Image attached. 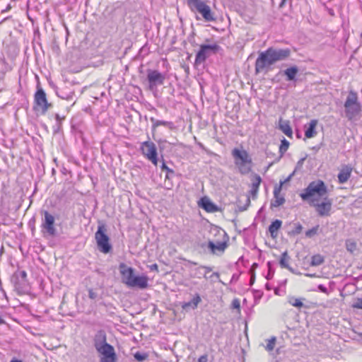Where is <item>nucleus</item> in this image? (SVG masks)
<instances>
[{
  "label": "nucleus",
  "instance_id": "obj_12",
  "mask_svg": "<svg viewBox=\"0 0 362 362\" xmlns=\"http://www.w3.org/2000/svg\"><path fill=\"white\" fill-rule=\"evenodd\" d=\"M219 48L220 47L216 43L212 45H202L196 54L195 63L197 64L203 63L211 54L216 53Z\"/></svg>",
  "mask_w": 362,
  "mask_h": 362
},
{
  "label": "nucleus",
  "instance_id": "obj_25",
  "mask_svg": "<svg viewBox=\"0 0 362 362\" xmlns=\"http://www.w3.org/2000/svg\"><path fill=\"white\" fill-rule=\"evenodd\" d=\"M289 260H290V257L288 256V252L286 251H285L284 252H283L281 254V258L279 260V264H280L281 267L287 269L292 273H294L293 268H291L288 264Z\"/></svg>",
  "mask_w": 362,
  "mask_h": 362
},
{
  "label": "nucleus",
  "instance_id": "obj_57",
  "mask_svg": "<svg viewBox=\"0 0 362 362\" xmlns=\"http://www.w3.org/2000/svg\"><path fill=\"white\" fill-rule=\"evenodd\" d=\"M245 209H246V207H244V208L241 209V211H244Z\"/></svg>",
  "mask_w": 362,
  "mask_h": 362
},
{
  "label": "nucleus",
  "instance_id": "obj_27",
  "mask_svg": "<svg viewBox=\"0 0 362 362\" xmlns=\"http://www.w3.org/2000/svg\"><path fill=\"white\" fill-rule=\"evenodd\" d=\"M150 120L152 122V127H153V129H156L158 126H161V125L167 127H168L170 129H173V123L172 122L158 120V119H155L153 117H151L150 119Z\"/></svg>",
  "mask_w": 362,
  "mask_h": 362
},
{
  "label": "nucleus",
  "instance_id": "obj_16",
  "mask_svg": "<svg viewBox=\"0 0 362 362\" xmlns=\"http://www.w3.org/2000/svg\"><path fill=\"white\" fill-rule=\"evenodd\" d=\"M35 102L39 106L43 112H45L50 105L48 103L46 94L42 88H38L35 94Z\"/></svg>",
  "mask_w": 362,
  "mask_h": 362
},
{
  "label": "nucleus",
  "instance_id": "obj_31",
  "mask_svg": "<svg viewBox=\"0 0 362 362\" xmlns=\"http://www.w3.org/2000/svg\"><path fill=\"white\" fill-rule=\"evenodd\" d=\"M289 146V142L284 138L281 141V145L279 146V153L280 156H283V155L286 153V151L288 150Z\"/></svg>",
  "mask_w": 362,
  "mask_h": 362
},
{
  "label": "nucleus",
  "instance_id": "obj_59",
  "mask_svg": "<svg viewBox=\"0 0 362 362\" xmlns=\"http://www.w3.org/2000/svg\"><path fill=\"white\" fill-rule=\"evenodd\" d=\"M360 337H361V339H362V333H361V334H360Z\"/></svg>",
  "mask_w": 362,
  "mask_h": 362
},
{
  "label": "nucleus",
  "instance_id": "obj_15",
  "mask_svg": "<svg viewBox=\"0 0 362 362\" xmlns=\"http://www.w3.org/2000/svg\"><path fill=\"white\" fill-rule=\"evenodd\" d=\"M147 79L149 83V87L153 89L158 85H162L164 83L165 76L157 70L148 69Z\"/></svg>",
  "mask_w": 362,
  "mask_h": 362
},
{
  "label": "nucleus",
  "instance_id": "obj_24",
  "mask_svg": "<svg viewBox=\"0 0 362 362\" xmlns=\"http://www.w3.org/2000/svg\"><path fill=\"white\" fill-rule=\"evenodd\" d=\"M201 302V298L199 294H196V296L189 302L184 303L182 305V308L184 310H187L189 308L195 309L197 308L198 304Z\"/></svg>",
  "mask_w": 362,
  "mask_h": 362
},
{
  "label": "nucleus",
  "instance_id": "obj_29",
  "mask_svg": "<svg viewBox=\"0 0 362 362\" xmlns=\"http://www.w3.org/2000/svg\"><path fill=\"white\" fill-rule=\"evenodd\" d=\"M324 257L321 255H315L311 257V266H319L324 262Z\"/></svg>",
  "mask_w": 362,
  "mask_h": 362
},
{
  "label": "nucleus",
  "instance_id": "obj_19",
  "mask_svg": "<svg viewBox=\"0 0 362 362\" xmlns=\"http://www.w3.org/2000/svg\"><path fill=\"white\" fill-rule=\"evenodd\" d=\"M352 172V168L349 165H345L343 167L338 174V180L339 182L341 184H344L348 181L349 177H351V174Z\"/></svg>",
  "mask_w": 362,
  "mask_h": 362
},
{
  "label": "nucleus",
  "instance_id": "obj_44",
  "mask_svg": "<svg viewBox=\"0 0 362 362\" xmlns=\"http://www.w3.org/2000/svg\"><path fill=\"white\" fill-rule=\"evenodd\" d=\"M219 273L218 272H214L211 276H210V278L212 279L214 277L216 278V279H219Z\"/></svg>",
  "mask_w": 362,
  "mask_h": 362
},
{
  "label": "nucleus",
  "instance_id": "obj_14",
  "mask_svg": "<svg viewBox=\"0 0 362 362\" xmlns=\"http://www.w3.org/2000/svg\"><path fill=\"white\" fill-rule=\"evenodd\" d=\"M12 281L18 293L24 292L28 285L26 272L23 270L16 272L12 277Z\"/></svg>",
  "mask_w": 362,
  "mask_h": 362
},
{
  "label": "nucleus",
  "instance_id": "obj_4",
  "mask_svg": "<svg viewBox=\"0 0 362 362\" xmlns=\"http://www.w3.org/2000/svg\"><path fill=\"white\" fill-rule=\"evenodd\" d=\"M327 194L328 189L325 183L321 180H317L310 182L300 194V197L310 204V200L322 199L327 196Z\"/></svg>",
  "mask_w": 362,
  "mask_h": 362
},
{
  "label": "nucleus",
  "instance_id": "obj_58",
  "mask_svg": "<svg viewBox=\"0 0 362 362\" xmlns=\"http://www.w3.org/2000/svg\"><path fill=\"white\" fill-rule=\"evenodd\" d=\"M307 276H313V275H312V274H307Z\"/></svg>",
  "mask_w": 362,
  "mask_h": 362
},
{
  "label": "nucleus",
  "instance_id": "obj_40",
  "mask_svg": "<svg viewBox=\"0 0 362 362\" xmlns=\"http://www.w3.org/2000/svg\"><path fill=\"white\" fill-rule=\"evenodd\" d=\"M232 307L233 308H235V309H240V301L238 299H234L233 301H232Z\"/></svg>",
  "mask_w": 362,
  "mask_h": 362
},
{
  "label": "nucleus",
  "instance_id": "obj_11",
  "mask_svg": "<svg viewBox=\"0 0 362 362\" xmlns=\"http://www.w3.org/2000/svg\"><path fill=\"white\" fill-rule=\"evenodd\" d=\"M142 154L154 165H158V152L156 144L150 141H144L140 147Z\"/></svg>",
  "mask_w": 362,
  "mask_h": 362
},
{
  "label": "nucleus",
  "instance_id": "obj_1",
  "mask_svg": "<svg viewBox=\"0 0 362 362\" xmlns=\"http://www.w3.org/2000/svg\"><path fill=\"white\" fill-rule=\"evenodd\" d=\"M291 55L289 48H276L270 47L261 52L255 61V74L267 73L272 65L276 62L287 60Z\"/></svg>",
  "mask_w": 362,
  "mask_h": 362
},
{
  "label": "nucleus",
  "instance_id": "obj_8",
  "mask_svg": "<svg viewBox=\"0 0 362 362\" xmlns=\"http://www.w3.org/2000/svg\"><path fill=\"white\" fill-rule=\"evenodd\" d=\"M346 117L353 119L361 112V104L358 102L357 93L351 90L344 103Z\"/></svg>",
  "mask_w": 362,
  "mask_h": 362
},
{
  "label": "nucleus",
  "instance_id": "obj_50",
  "mask_svg": "<svg viewBox=\"0 0 362 362\" xmlns=\"http://www.w3.org/2000/svg\"><path fill=\"white\" fill-rule=\"evenodd\" d=\"M10 362H23L21 360L13 358Z\"/></svg>",
  "mask_w": 362,
  "mask_h": 362
},
{
  "label": "nucleus",
  "instance_id": "obj_35",
  "mask_svg": "<svg viewBox=\"0 0 362 362\" xmlns=\"http://www.w3.org/2000/svg\"><path fill=\"white\" fill-rule=\"evenodd\" d=\"M202 269H204V271H205L204 273V277H205V278H207L206 274L212 271V268L211 267H207V266H200L199 267L197 268V270L198 272H200V270H202Z\"/></svg>",
  "mask_w": 362,
  "mask_h": 362
},
{
  "label": "nucleus",
  "instance_id": "obj_47",
  "mask_svg": "<svg viewBox=\"0 0 362 362\" xmlns=\"http://www.w3.org/2000/svg\"><path fill=\"white\" fill-rule=\"evenodd\" d=\"M293 175V173H292L291 175H289V176H288V177H287V178H286V179L283 182V185H284L285 182H286L289 181V180H290V179L291 178V177H292V175ZM281 182H282V181H281V182H280V183H281Z\"/></svg>",
  "mask_w": 362,
  "mask_h": 362
},
{
  "label": "nucleus",
  "instance_id": "obj_32",
  "mask_svg": "<svg viewBox=\"0 0 362 362\" xmlns=\"http://www.w3.org/2000/svg\"><path fill=\"white\" fill-rule=\"evenodd\" d=\"M276 337H272L271 339L267 340V344L265 347L266 350L268 351H271L274 349L275 344H276Z\"/></svg>",
  "mask_w": 362,
  "mask_h": 362
},
{
  "label": "nucleus",
  "instance_id": "obj_34",
  "mask_svg": "<svg viewBox=\"0 0 362 362\" xmlns=\"http://www.w3.org/2000/svg\"><path fill=\"white\" fill-rule=\"evenodd\" d=\"M319 226L317 225L316 226L312 228L310 230H308L305 232V236L307 238H313L314 235L317 234L318 230H319Z\"/></svg>",
  "mask_w": 362,
  "mask_h": 362
},
{
  "label": "nucleus",
  "instance_id": "obj_41",
  "mask_svg": "<svg viewBox=\"0 0 362 362\" xmlns=\"http://www.w3.org/2000/svg\"><path fill=\"white\" fill-rule=\"evenodd\" d=\"M149 268L151 271H156L158 272V267L157 265V264H151V266H149Z\"/></svg>",
  "mask_w": 362,
  "mask_h": 362
},
{
  "label": "nucleus",
  "instance_id": "obj_5",
  "mask_svg": "<svg viewBox=\"0 0 362 362\" xmlns=\"http://www.w3.org/2000/svg\"><path fill=\"white\" fill-rule=\"evenodd\" d=\"M189 10L194 13L201 15L202 19L207 23L217 21V15L212 11L210 6L202 0H185Z\"/></svg>",
  "mask_w": 362,
  "mask_h": 362
},
{
  "label": "nucleus",
  "instance_id": "obj_37",
  "mask_svg": "<svg viewBox=\"0 0 362 362\" xmlns=\"http://www.w3.org/2000/svg\"><path fill=\"white\" fill-rule=\"evenodd\" d=\"M303 230V226L300 223H295V229L292 231V234L297 235L301 233Z\"/></svg>",
  "mask_w": 362,
  "mask_h": 362
},
{
  "label": "nucleus",
  "instance_id": "obj_49",
  "mask_svg": "<svg viewBox=\"0 0 362 362\" xmlns=\"http://www.w3.org/2000/svg\"><path fill=\"white\" fill-rule=\"evenodd\" d=\"M55 118L58 122H59L62 119L59 114L55 115Z\"/></svg>",
  "mask_w": 362,
  "mask_h": 362
},
{
  "label": "nucleus",
  "instance_id": "obj_39",
  "mask_svg": "<svg viewBox=\"0 0 362 362\" xmlns=\"http://www.w3.org/2000/svg\"><path fill=\"white\" fill-rule=\"evenodd\" d=\"M88 297L92 300H95L98 297V293L93 289L90 288L88 289Z\"/></svg>",
  "mask_w": 362,
  "mask_h": 362
},
{
  "label": "nucleus",
  "instance_id": "obj_51",
  "mask_svg": "<svg viewBox=\"0 0 362 362\" xmlns=\"http://www.w3.org/2000/svg\"><path fill=\"white\" fill-rule=\"evenodd\" d=\"M265 286H266V288H267L268 291H270V290H271V287L269 286V284H267Z\"/></svg>",
  "mask_w": 362,
  "mask_h": 362
},
{
  "label": "nucleus",
  "instance_id": "obj_54",
  "mask_svg": "<svg viewBox=\"0 0 362 362\" xmlns=\"http://www.w3.org/2000/svg\"><path fill=\"white\" fill-rule=\"evenodd\" d=\"M254 281H255V276H253L251 277V280H250L251 284H253Z\"/></svg>",
  "mask_w": 362,
  "mask_h": 362
},
{
  "label": "nucleus",
  "instance_id": "obj_45",
  "mask_svg": "<svg viewBox=\"0 0 362 362\" xmlns=\"http://www.w3.org/2000/svg\"><path fill=\"white\" fill-rule=\"evenodd\" d=\"M305 160V158H303L300 159L297 163L298 166H301L303 164Z\"/></svg>",
  "mask_w": 362,
  "mask_h": 362
},
{
  "label": "nucleus",
  "instance_id": "obj_3",
  "mask_svg": "<svg viewBox=\"0 0 362 362\" xmlns=\"http://www.w3.org/2000/svg\"><path fill=\"white\" fill-rule=\"evenodd\" d=\"M119 269L122 276V282L128 287L139 288L141 289H145L148 287V279L146 276H135L134 269L132 267L127 266L124 263L119 264Z\"/></svg>",
  "mask_w": 362,
  "mask_h": 362
},
{
  "label": "nucleus",
  "instance_id": "obj_22",
  "mask_svg": "<svg viewBox=\"0 0 362 362\" xmlns=\"http://www.w3.org/2000/svg\"><path fill=\"white\" fill-rule=\"evenodd\" d=\"M281 225L282 221L279 219H276L272 222L269 226V232L272 238H275L278 236V230L281 228Z\"/></svg>",
  "mask_w": 362,
  "mask_h": 362
},
{
  "label": "nucleus",
  "instance_id": "obj_36",
  "mask_svg": "<svg viewBox=\"0 0 362 362\" xmlns=\"http://www.w3.org/2000/svg\"><path fill=\"white\" fill-rule=\"evenodd\" d=\"M161 169H162V170H165V171H166V173H167L166 178H168V175H169V174H174V171H173V170H172V169L169 168L165 165V162H164V161L163 162V164H162V165H161Z\"/></svg>",
  "mask_w": 362,
  "mask_h": 362
},
{
  "label": "nucleus",
  "instance_id": "obj_17",
  "mask_svg": "<svg viewBox=\"0 0 362 362\" xmlns=\"http://www.w3.org/2000/svg\"><path fill=\"white\" fill-rule=\"evenodd\" d=\"M283 182H281L279 186H276L274 190V199L271 202V207H278L283 205L285 202L284 197L280 196V192L282 188Z\"/></svg>",
  "mask_w": 362,
  "mask_h": 362
},
{
  "label": "nucleus",
  "instance_id": "obj_18",
  "mask_svg": "<svg viewBox=\"0 0 362 362\" xmlns=\"http://www.w3.org/2000/svg\"><path fill=\"white\" fill-rule=\"evenodd\" d=\"M200 206L207 212H216L218 211V206L214 204L209 198L204 197L200 200Z\"/></svg>",
  "mask_w": 362,
  "mask_h": 362
},
{
  "label": "nucleus",
  "instance_id": "obj_9",
  "mask_svg": "<svg viewBox=\"0 0 362 362\" xmlns=\"http://www.w3.org/2000/svg\"><path fill=\"white\" fill-rule=\"evenodd\" d=\"M106 227L104 224H100L95 234L97 245L99 250L105 254L110 252L112 245L109 243L110 238L106 234Z\"/></svg>",
  "mask_w": 362,
  "mask_h": 362
},
{
  "label": "nucleus",
  "instance_id": "obj_43",
  "mask_svg": "<svg viewBox=\"0 0 362 362\" xmlns=\"http://www.w3.org/2000/svg\"><path fill=\"white\" fill-rule=\"evenodd\" d=\"M198 362H207L206 356H202L201 357H199Z\"/></svg>",
  "mask_w": 362,
  "mask_h": 362
},
{
  "label": "nucleus",
  "instance_id": "obj_28",
  "mask_svg": "<svg viewBox=\"0 0 362 362\" xmlns=\"http://www.w3.org/2000/svg\"><path fill=\"white\" fill-rule=\"evenodd\" d=\"M345 245H346V248L347 251H349V252H351L352 254H354L357 250L356 243L354 240H351V239L346 240Z\"/></svg>",
  "mask_w": 362,
  "mask_h": 362
},
{
  "label": "nucleus",
  "instance_id": "obj_10",
  "mask_svg": "<svg viewBox=\"0 0 362 362\" xmlns=\"http://www.w3.org/2000/svg\"><path fill=\"white\" fill-rule=\"evenodd\" d=\"M322 202L319 203V199L310 200V206L315 207V211L320 216H328L332 206V200L327 196L322 198Z\"/></svg>",
  "mask_w": 362,
  "mask_h": 362
},
{
  "label": "nucleus",
  "instance_id": "obj_2",
  "mask_svg": "<svg viewBox=\"0 0 362 362\" xmlns=\"http://www.w3.org/2000/svg\"><path fill=\"white\" fill-rule=\"evenodd\" d=\"M93 346L101 355L100 362H115L117 355L114 347L107 342V336L104 330H98L94 335Z\"/></svg>",
  "mask_w": 362,
  "mask_h": 362
},
{
  "label": "nucleus",
  "instance_id": "obj_23",
  "mask_svg": "<svg viewBox=\"0 0 362 362\" xmlns=\"http://www.w3.org/2000/svg\"><path fill=\"white\" fill-rule=\"evenodd\" d=\"M279 129L288 137H292L293 131L288 121L281 119L279 121Z\"/></svg>",
  "mask_w": 362,
  "mask_h": 362
},
{
  "label": "nucleus",
  "instance_id": "obj_13",
  "mask_svg": "<svg viewBox=\"0 0 362 362\" xmlns=\"http://www.w3.org/2000/svg\"><path fill=\"white\" fill-rule=\"evenodd\" d=\"M43 214L44 218L42 219L41 224L42 231L50 236H54L57 232L54 226V217L47 211H45Z\"/></svg>",
  "mask_w": 362,
  "mask_h": 362
},
{
  "label": "nucleus",
  "instance_id": "obj_52",
  "mask_svg": "<svg viewBox=\"0 0 362 362\" xmlns=\"http://www.w3.org/2000/svg\"><path fill=\"white\" fill-rule=\"evenodd\" d=\"M286 1L287 0H282L280 6H282L286 3Z\"/></svg>",
  "mask_w": 362,
  "mask_h": 362
},
{
  "label": "nucleus",
  "instance_id": "obj_26",
  "mask_svg": "<svg viewBox=\"0 0 362 362\" xmlns=\"http://www.w3.org/2000/svg\"><path fill=\"white\" fill-rule=\"evenodd\" d=\"M261 182V177L258 175H256L255 176V180L252 181L250 189V194L253 197H256Z\"/></svg>",
  "mask_w": 362,
  "mask_h": 362
},
{
  "label": "nucleus",
  "instance_id": "obj_7",
  "mask_svg": "<svg viewBox=\"0 0 362 362\" xmlns=\"http://www.w3.org/2000/svg\"><path fill=\"white\" fill-rule=\"evenodd\" d=\"M211 233L214 232L216 235H219L223 238V240L221 241H213L209 240L207 243L206 247L210 252L211 254L216 255H222L226 249L228 247L227 242L228 240V237L226 233L221 228L218 227H214L211 228Z\"/></svg>",
  "mask_w": 362,
  "mask_h": 362
},
{
  "label": "nucleus",
  "instance_id": "obj_55",
  "mask_svg": "<svg viewBox=\"0 0 362 362\" xmlns=\"http://www.w3.org/2000/svg\"><path fill=\"white\" fill-rule=\"evenodd\" d=\"M247 204H250V199H249V198H247Z\"/></svg>",
  "mask_w": 362,
  "mask_h": 362
},
{
  "label": "nucleus",
  "instance_id": "obj_53",
  "mask_svg": "<svg viewBox=\"0 0 362 362\" xmlns=\"http://www.w3.org/2000/svg\"><path fill=\"white\" fill-rule=\"evenodd\" d=\"M4 323V320L0 317V325H2Z\"/></svg>",
  "mask_w": 362,
  "mask_h": 362
},
{
  "label": "nucleus",
  "instance_id": "obj_46",
  "mask_svg": "<svg viewBox=\"0 0 362 362\" xmlns=\"http://www.w3.org/2000/svg\"><path fill=\"white\" fill-rule=\"evenodd\" d=\"M196 271V276L198 277V278H200L201 276H204V273L202 272V270H200V272H198L197 269L195 270Z\"/></svg>",
  "mask_w": 362,
  "mask_h": 362
},
{
  "label": "nucleus",
  "instance_id": "obj_21",
  "mask_svg": "<svg viewBox=\"0 0 362 362\" xmlns=\"http://www.w3.org/2000/svg\"><path fill=\"white\" fill-rule=\"evenodd\" d=\"M298 73V68L296 66H292L284 71V75L286 76V80L287 81H295Z\"/></svg>",
  "mask_w": 362,
  "mask_h": 362
},
{
  "label": "nucleus",
  "instance_id": "obj_33",
  "mask_svg": "<svg viewBox=\"0 0 362 362\" xmlns=\"http://www.w3.org/2000/svg\"><path fill=\"white\" fill-rule=\"evenodd\" d=\"M134 356L137 361L142 362L148 358V354L146 353L137 351L134 354Z\"/></svg>",
  "mask_w": 362,
  "mask_h": 362
},
{
  "label": "nucleus",
  "instance_id": "obj_20",
  "mask_svg": "<svg viewBox=\"0 0 362 362\" xmlns=\"http://www.w3.org/2000/svg\"><path fill=\"white\" fill-rule=\"evenodd\" d=\"M317 124V119H312L309 124L308 126L305 125V136L306 138H313L317 134V132L315 130L316 126Z\"/></svg>",
  "mask_w": 362,
  "mask_h": 362
},
{
  "label": "nucleus",
  "instance_id": "obj_56",
  "mask_svg": "<svg viewBox=\"0 0 362 362\" xmlns=\"http://www.w3.org/2000/svg\"><path fill=\"white\" fill-rule=\"evenodd\" d=\"M191 264H194V265H196L197 264V262H189Z\"/></svg>",
  "mask_w": 362,
  "mask_h": 362
},
{
  "label": "nucleus",
  "instance_id": "obj_30",
  "mask_svg": "<svg viewBox=\"0 0 362 362\" xmlns=\"http://www.w3.org/2000/svg\"><path fill=\"white\" fill-rule=\"evenodd\" d=\"M288 302L293 306L300 308L303 306V303H302L300 298H296L293 296H291L288 298Z\"/></svg>",
  "mask_w": 362,
  "mask_h": 362
},
{
  "label": "nucleus",
  "instance_id": "obj_38",
  "mask_svg": "<svg viewBox=\"0 0 362 362\" xmlns=\"http://www.w3.org/2000/svg\"><path fill=\"white\" fill-rule=\"evenodd\" d=\"M354 308L362 310V298H357L356 302L352 305Z\"/></svg>",
  "mask_w": 362,
  "mask_h": 362
},
{
  "label": "nucleus",
  "instance_id": "obj_42",
  "mask_svg": "<svg viewBox=\"0 0 362 362\" xmlns=\"http://www.w3.org/2000/svg\"><path fill=\"white\" fill-rule=\"evenodd\" d=\"M318 288L320 291H321L323 293H326L327 292V288L325 286H324L323 285H321V284L319 285Z\"/></svg>",
  "mask_w": 362,
  "mask_h": 362
},
{
  "label": "nucleus",
  "instance_id": "obj_6",
  "mask_svg": "<svg viewBox=\"0 0 362 362\" xmlns=\"http://www.w3.org/2000/svg\"><path fill=\"white\" fill-rule=\"evenodd\" d=\"M234 163L241 174H247L252 169V159L245 150L233 149L231 152Z\"/></svg>",
  "mask_w": 362,
  "mask_h": 362
},
{
  "label": "nucleus",
  "instance_id": "obj_48",
  "mask_svg": "<svg viewBox=\"0 0 362 362\" xmlns=\"http://www.w3.org/2000/svg\"><path fill=\"white\" fill-rule=\"evenodd\" d=\"M11 5L8 4L4 10H2V13L8 11V10L11 9Z\"/></svg>",
  "mask_w": 362,
  "mask_h": 362
}]
</instances>
